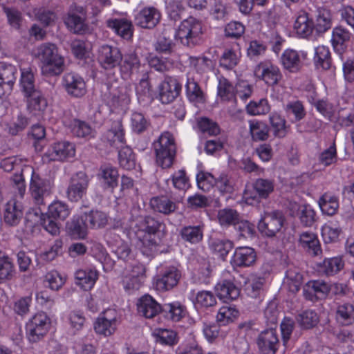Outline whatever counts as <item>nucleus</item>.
<instances>
[{
	"mask_svg": "<svg viewBox=\"0 0 354 354\" xmlns=\"http://www.w3.org/2000/svg\"><path fill=\"white\" fill-rule=\"evenodd\" d=\"M157 165L162 169L171 167L174 164L176 145L174 136L169 131H165L153 143Z\"/></svg>",
	"mask_w": 354,
	"mask_h": 354,
	"instance_id": "obj_1",
	"label": "nucleus"
},
{
	"mask_svg": "<svg viewBox=\"0 0 354 354\" xmlns=\"http://www.w3.org/2000/svg\"><path fill=\"white\" fill-rule=\"evenodd\" d=\"M203 33L201 22L191 17L181 22L176 30L175 37L183 45L194 47L201 43Z\"/></svg>",
	"mask_w": 354,
	"mask_h": 354,
	"instance_id": "obj_2",
	"label": "nucleus"
},
{
	"mask_svg": "<svg viewBox=\"0 0 354 354\" xmlns=\"http://www.w3.org/2000/svg\"><path fill=\"white\" fill-rule=\"evenodd\" d=\"M285 221L280 211L265 212L258 223V229L264 236L274 237L281 232Z\"/></svg>",
	"mask_w": 354,
	"mask_h": 354,
	"instance_id": "obj_3",
	"label": "nucleus"
},
{
	"mask_svg": "<svg viewBox=\"0 0 354 354\" xmlns=\"http://www.w3.org/2000/svg\"><path fill=\"white\" fill-rule=\"evenodd\" d=\"M53 185L49 179L42 178L32 169L30 192L35 204L39 207L46 205L45 198L51 194Z\"/></svg>",
	"mask_w": 354,
	"mask_h": 354,
	"instance_id": "obj_4",
	"label": "nucleus"
},
{
	"mask_svg": "<svg viewBox=\"0 0 354 354\" xmlns=\"http://www.w3.org/2000/svg\"><path fill=\"white\" fill-rule=\"evenodd\" d=\"M119 324V315L116 310L108 308L96 319L94 330L98 335L109 337L115 333Z\"/></svg>",
	"mask_w": 354,
	"mask_h": 354,
	"instance_id": "obj_5",
	"label": "nucleus"
},
{
	"mask_svg": "<svg viewBox=\"0 0 354 354\" xmlns=\"http://www.w3.org/2000/svg\"><path fill=\"white\" fill-rule=\"evenodd\" d=\"M50 319L44 313L35 314L26 324V333L28 339L36 342L43 338L50 327Z\"/></svg>",
	"mask_w": 354,
	"mask_h": 354,
	"instance_id": "obj_6",
	"label": "nucleus"
},
{
	"mask_svg": "<svg viewBox=\"0 0 354 354\" xmlns=\"http://www.w3.org/2000/svg\"><path fill=\"white\" fill-rule=\"evenodd\" d=\"M254 75L269 86L277 85L282 79L278 66L269 59L259 62L255 67Z\"/></svg>",
	"mask_w": 354,
	"mask_h": 354,
	"instance_id": "obj_7",
	"label": "nucleus"
},
{
	"mask_svg": "<svg viewBox=\"0 0 354 354\" xmlns=\"http://www.w3.org/2000/svg\"><path fill=\"white\" fill-rule=\"evenodd\" d=\"M145 278V266L137 263L124 270L122 274V283L127 291L138 290Z\"/></svg>",
	"mask_w": 354,
	"mask_h": 354,
	"instance_id": "obj_8",
	"label": "nucleus"
},
{
	"mask_svg": "<svg viewBox=\"0 0 354 354\" xmlns=\"http://www.w3.org/2000/svg\"><path fill=\"white\" fill-rule=\"evenodd\" d=\"M62 86L68 95L80 98L86 93V84L82 77L75 72L64 74Z\"/></svg>",
	"mask_w": 354,
	"mask_h": 354,
	"instance_id": "obj_9",
	"label": "nucleus"
},
{
	"mask_svg": "<svg viewBox=\"0 0 354 354\" xmlns=\"http://www.w3.org/2000/svg\"><path fill=\"white\" fill-rule=\"evenodd\" d=\"M89 179L84 173L80 172L73 176L66 190V197L73 202H77L86 194Z\"/></svg>",
	"mask_w": 354,
	"mask_h": 354,
	"instance_id": "obj_10",
	"label": "nucleus"
},
{
	"mask_svg": "<svg viewBox=\"0 0 354 354\" xmlns=\"http://www.w3.org/2000/svg\"><path fill=\"white\" fill-rule=\"evenodd\" d=\"M75 154L73 144L64 141L53 144L44 153L43 158L46 161H63L73 158Z\"/></svg>",
	"mask_w": 354,
	"mask_h": 354,
	"instance_id": "obj_11",
	"label": "nucleus"
},
{
	"mask_svg": "<svg viewBox=\"0 0 354 354\" xmlns=\"http://www.w3.org/2000/svg\"><path fill=\"white\" fill-rule=\"evenodd\" d=\"M121 59L122 54L118 47L103 45L98 50L97 60L100 66L106 70L119 66Z\"/></svg>",
	"mask_w": 354,
	"mask_h": 354,
	"instance_id": "obj_12",
	"label": "nucleus"
},
{
	"mask_svg": "<svg viewBox=\"0 0 354 354\" xmlns=\"http://www.w3.org/2000/svg\"><path fill=\"white\" fill-rule=\"evenodd\" d=\"M84 9L81 6H77L75 4H72L70 9L64 18V22L68 29L73 33L82 34L85 32L87 29V25L85 23V19L78 14H82Z\"/></svg>",
	"mask_w": 354,
	"mask_h": 354,
	"instance_id": "obj_13",
	"label": "nucleus"
},
{
	"mask_svg": "<svg viewBox=\"0 0 354 354\" xmlns=\"http://www.w3.org/2000/svg\"><path fill=\"white\" fill-rule=\"evenodd\" d=\"M17 70L15 66L0 62V98L11 92L17 79Z\"/></svg>",
	"mask_w": 354,
	"mask_h": 354,
	"instance_id": "obj_14",
	"label": "nucleus"
},
{
	"mask_svg": "<svg viewBox=\"0 0 354 354\" xmlns=\"http://www.w3.org/2000/svg\"><path fill=\"white\" fill-rule=\"evenodd\" d=\"M257 261V253L254 248L244 246L235 249L231 265L234 268H243L252 266Z\"/></svg>",
	"mask_w": 354,
	"mask_h": 354,
	"instance_id": "obj_15",
	"label": "nucleus"
},
{
	"mask_svg": "<svg viewBox=\"0 0 354 354\" xmlns=\"http://www.w3.org/2000/svg\"><path fill=\"white\" fill-rule=\"evenodd\" d=\"M161 14L155 7H145L140 10L135 16V24L142 28L151 29L160 22Z\"/></svg>",
	"mask_w": 354,
	"mask_h": 354,
	"instance_id": "obj_16",
	"label": "nucleus"
},
{
	"mask_svg": "<svg viewBox=\"0 0 354 354\" xmlns=\"http://www.w3.org/2000/svg\"><path fill=\"white\" fill-rule=\"evenodd\" d=\"M182 85L172 77H167L160 85V100L162 104L173 102L180 94Z\"/></svg>",
	"mask_w": 354,
	"mask_h": 354,
	"instance_id": "obj_17",
	"label": "nucleus"
},
{
	"mask_svg": "<svg viewBox=\"0 0 354 354\" xmlns=\"http://www.w3.org/2000/svg\"><path fill=\"white\" fill-rule=\"evenodd\" d=\"M180 278V271L174 266H170L156 279L154 286L158 291H167L177 286Z\"/></svg>",
	"mask_w": 354,
	"mask_h": 354,
	"instance_id": "obj_18",
	"label": "nucleus"
},
{
	"mask_svg": "<svg viewBox=\"0 0 354 354\" xmlns=\"http://www.w3.org/2000/svg\"><path fill=\"white\" fill-rule=\"evenodd\" d=\"M101 140L109 147H115L118 143L125 142L124 130L122 121L113 120L110 128L102 134Z\"/></svg>",
	"mask_w": 354,
	"mask_h": 354,
	"instance_id": "obj_19",
	"label": "nucleus"
},
{
	"mask_svg": "<svg viewBox=\"0 0 354 354\" xmlns=\"http://www.w3.org/2000/svg\"><path fill=\"white\" fill-rule=\"evenodd\" d=\"M27 98V109L28 112L38 118L43 116L47 107V101L41 92L38 90L25 95Z\"/></svg>",
	"mask_w": 354,
	"mask_h": 354,
	"instance_id": "obj_20",
	"label": "nucleus"
},
{
	"mask_svg": "<svg viewBox=\"0 0 354 354\" xmlns=\"http://www.w3.org/2000/svg\"><path fill=\"white\" fill-rule=\"evenodd\" d=\"M253 189L254 193H251L249 190L244 192L243 196L247 201L250 199L258 201L260 198H266L273 192V182L267 179L259 178L253 184Z\"/></svg>",
	"mask_w": 354,
	"mask_h": 354,
	"instance_id": "obj_21",
	"label": "nucleus"
},
{
	"mask_svg": "<svg viewBox=\"0 0 354 354\" xmlns=\"http://www.w3.org/2000/svg\"><path fill=\"white\" fill-rule=\"evenodd\" d=\"M218 297L224 302H229L236 299L240 295V290L234 281L224 279L218 282L215 286Z\"/></svg>",
	"mask_w": 354,
	"mask_h": 354,
	"instance_id": "obj_22",
	"label": "nucleus"
},
{
	"mask_svg": "<svg viewBox=\"0 0 354 354\" xmlns=\"http://www.w3.org/2000/svg\"><path fill=\"white\" fill-rule=\"evenodd\" d=\"M22 216L23 207L21 203L13 198L6 203L3 212V221L6 224L15 226L19 224Z\"/></svg>",
	"mask_w": 354,
	"mask_h": 354,
	"instance_id": "obj_23",
	"label": "nucleus"
},
{
	"mask_svg": "<svg viewBox=\"0 0 354 354\" xmlns=\"http://www.w3.org/2000/svg\"><path fill=\"white\" fill-rule=\"evenodd\" d=\"M306 299L313 301L314 298H326L329 294L328 283L323 280L308 281L304 290Z\"/></svg>",
	"mask_w": 354,
	"mask_h": 354,
	"instance_id": "obj_24",
	"label": "nucleus"
},
{
	"mask_svg": "<svg viewBox=\"0 0 354 354\" xmlns=\"http://www.w3.org/2000/svg\"><path fill=\"white\" fill-rule=\"evenodd\" d=\"M257 345L262 352L276 353L279 346L276 330L270 328L261 332L257 339Z\"/></svg>",
	"mask_w": 354,
	"mask_h": 354,
	"instance_id": "obj_25",
	"label": "nucleus"
},
{
	"mask_svg": "<svg viewBox=\"0 0 354 354\" xmlns=\"http://www.w3.org/2000/svg\"><path fill=\"white\" fill-rule=\"evenodd\" d=\"M138 311L143 317L151 319L162 311V307L151 296L146 295L140 299Z\"/></svg>",
	"mask_w": 354,
	"mask_h": 354,
	"instance_id": "obj_26",
	"label": "nucleus"
},
{
	"mask_svg": "<svg viewBox=\"0 0 354 354\" xmlns=\"http://www.w3.org/2000/svg\"><path fill=\"white\" fill-rule=\"evenodd\" d=\"M41 73L46 77L58 76L65 69L64 57L60 54L39 64Z\"/></svg>",
	"mask_w": 354,
	"mask_h": 354,
	"instance_id": "obj_27",
	"label": "nucleus"
},
{
	"mask_svg": "<svg viewBox=\"0 0 354 354\" xmlns=\"http://www.w3.org/2000/svg\"><path fill=\"white\" fill-rule=\"evenodd\" d=\"M88 223L85 219L84 214L74 216L72 220L67 223L66 229L73 239H84L87 235Z\"/></svg>",
	"mask_w": 354,
	"mask_h": 354,
	"instance_id": "obj_28",
	"label": "nucleus"
},
{
	"mask_svg": "<svg viewBox=\"0 0 354 354\" xmlns=\"http://www.w3.org/2000/svg\"><path fill=\"white\" fill-rule=\"evenodd\" d=\"M119 66L122 74L129 77L138 72L141 67V61L136 52H130L122 55Z\"/></svg>",
	"mask_w": 354,
	"mask_h": 354,
	"instance_id": "obj_29",
	"label": "nucleus"
},
{
	"mask_svg": "<svg viewBox=\"0 0 354 354\" xmlns=\"http://www.w3.org/2000/svg\"><path fill=\"white\" fill-rule=\"evenodd\" d=\"M107 26L122 38L129 40L133 34V26L131 21L127 19H113L106 21Z\"/></svg>",
	"mask_w": 354,
	"mask_h": 354,
	"instance_id": "obj_30",
	"label": "nucleus"
},
{
	"mask_svg": "<svg viewBox=\"0 0 354 354\" xmlns=\"http://www.w3.org/2000/svg\"><path fill=\"white\" fill-rule=\"evenodd\" d=\"M118 169L110 165H104L100 168L98 177L102 181L104 187L111 189L112 192L118 185Z\"/></svg>",
	"mask_w": 354,
	"mask_h": 354,
	"instance_id": "obj_31",
	"label": "nucleus"
},
{
	"mask_svg": "<svg viewBox=\"0 0 354 354\" xmlns=\"http://www.w3.org/2000/svg\"><path fill=\"white\" fill-rule=\"evenodd\" d=\"M149 204L155 212L164 215H169L178 209L177 203L165 196L153 197Z\"/></svg>",
	"mask_w": 354,
	"mask_h": 354,
	"instance_id": "obj_32",
	"label": "nucleus"
},
{
	"mask_svg": "<svg viewBox=\"0 0 354 354\" xmlns=\"http://www.w3.org/2000/svg\"><path fill=\"white\" fill-rule=\"evenodd\" d=\"M281 62L284 69L290 73H297L302 67V62L298 52L292 50H286L281 56Z\"/></svg>",
	"mask_w": 354,
	"mask_h": 354,
	"instance_id": "obj_33",
	"label": "nucleus"
},
{
	"mask_svg": "<svg viewBox=\"0 0 354 354\" xmlns=\"http://www.w3.org/2000/svg\"><path fill=\"white\" fill-rule=\"evenodd\" d=\"M249 131L254 142L266 141L270 136V128L263 121L251 120L249 121Z\"/></svg>",
	"mask_w": 354,
	"mask_h": 354,
	"instance_id": "obj_34",
	"label": "nucleus"
},
{
	"mask_svg": "<svg viewBox=\"0 0 354 354\" xmlns=\"http://www.w3.org/2000/svg\"><path fill=\"white\" fill-rule=\"evenodd\" d=\"M75 278L78 286L84 290H89L95 285L98 278V273L92 269H80L75 272Z\"/></svg>",
	"mask_w": 354,
	"mask_h": 354,
	"instance_id": "obj_35",
	"label": "nucleus"
},
{
	"mask_svg": "<svg viewBox=\"0 0 354 354\" xmlns=\"http://www.w3.org/2000/svg\"><path fill=\"white\" fill-rule=\"evenodd\" d=\"M313 28V21L309 19L306 12H303L297 16L294 23V30L297 35L306 38L312 35Z\"/></svg>",
	"mask_w": 354,
	"mask_h": 354,
	"instance_id": "obj_36",
	"label": "nucleus"
},
{
	"mask_svg": "<svg viewBox=\"0 0 354 354\" xmlns=\"http://www.w3.org/2000/svg\"><path fill=\"white\" fill-rule=\"evenodd\" d=\"M185 90L187 97L194 104H203L205 102V94L194 78H187Z\"/></svg>",
	"mask_w": 354,
	"mask_h": 354,
	"instance_id": "obj_37",
	"label": "nucleus"
},
{
	"mask_svg": "<svg viewBox=\"0 0 354 354\" xmlns=\"http://www.w3.org/2000/svg\"><path fill=\"white\" fill-rule=\"evenodd\" d=\"M217 91L218 96L222 101L236 103V88L226 77H219Z\"/></svg>",
	"mask_w": 354,
	"mask_h": 354,
	"instance_id": "obj_38",
	"label": "nucleus"
},
{
	"mask_svg": "<svg viewBox=\"0 0 354 354\" xmlns=\"http://www.w3.org/2000/svg\"><path fill=\"white\" fill-rule=\"evenodd\" d=\"M337 322L343 326H349L354 323V305L350 303L339 304L335 310Z\"/></svg>",
	"mask_w": 354,
	"mask_h": 354,
	"instance_id": "obj_39",
	"label": "nucleus"
},
{
	"mask_svg": "<svg viewBox=\"0 0 354 354\" xmlns=\"http://www.w3.org/2000/svg\"><path fill=\"white\" fill-rule=\"evenodd\" d=\"M299 243L302 248L313 256H317L321 252L319 241L315 234L306 232L301 234Z\"/></svg>",
	"mask_w": 354,
	"mask_h": 354,
	"instance_id": "obj_40",
	"label": "nucleus"
},
{
	"mask_svg": "<svg viewBox=\"0 0 354 354\" xmlns=\"http://www.w3.org/2000/svg\"><path fill=\"white\" fill-rule=\"evenodd\" d=\"M285 112L292 123H297L306 115L303 103L299 100L289 102L285 106Z\"/></svg>",
	"mask_w": 354,
	"mask_h": 354,
	"instance_id": "obj_41",
	"label": "nucleus"
},
{
	"mask_svg": "<svg viewBox=\"0 0 354 354\" xmlns=\"http://www.w3.org/2000/svg\"><path fill=\"white\" fill-rule=\"evenodd\" d=\"M34 57L39 60V64L59 55L57 46L52 43H44L39 45L33 51Z\"/></svg>",
	"mask_w": 354,
	"mask_h": 354,
	"instance_id": "obj_42",
	"label": "nucleus"
},
{
	"mask_svg": "<svg viewBox=\"0 0 354 354\" xmlns=\"http://www.w3.org/2000/svg\"><path fill=\"white\" fill-rule=\"evenodd\" d=\"M136 91L140 102L151 101L153 99L152 86L149 81L148 72L143 73L136 87Z\"/></svg>",
	"mask_w": 354,
	"mask_h": 354,
	"instance_id": "obj_43",
	"label": "nucleus"
},
{
	"mask_svg": "<svg viewBox=\"0 0 354 354\" xmlns=\"http://www.w3.org/2000/svg\"><path fill=\"white\" fill-rule=\"evenodd\" d=\"M68 205L61 201H55L48 205L47 216L53 219L65 221L71 214Z\"/></svg>",
	"mask_w": 354,
	"mask_h": 354,
	"instance_id": "obj_44",
	"label": "nucleus"
},
{
	"mask_svg": "<svg viewBox=\"0 0 354 354\" xmlns=\"http://www.w3.org/2000/svg\"><path fill=\"white\" fill-rule=\"evenodd\" d=\"M240 57V53L235 49L234 46L226 48L220 57L219 65L227 70H232L238 65Z\"/></svg>",
	"mask_w": 354,
	"mask_h": 354,
	"instance_id": "obj_45",
	"label": "nucleus"
},
{
	"mask_svg": "<svg viewBox=\"0 0 354 354\" xmlns=\"http://www.w3.org/2000/svg\"><path fill=\"white\" fill-rule=\"evenodd\" d=\"M71 132L79 138L90 139L95 136V131L84 121L73 119L68 125Z\"/></svg>",
	"mask_w": 354,
	"mask_h": 354,
	"instance_id": "obj_46",
	"label": "nucleus"
},
{
	"mask_svg": "<svg viewBox=\"0 0 354 354\" xmlns=\"http://www.w3.org/2000/svg\"><path fill=\"white\" fill-rule=\"evenodd\" d=\"M180 236L185 241L192 244H196L202 241L203 238V226H185L183 227L180 232Z\"/></svg>",
	"mask_w": 354,
	"mask_h": 354,
	"instance_id": "obj_47",
	"label": "nucleus"
},
{
	"mask_svg": "<svg viewBox=\"0 0 354 354\" xmlns=\"http://www.w3.org/2000/svg\"><path fill=\"white\" fill-rule=\"evenodd\" d=\"M303 282V277L299 269L297 268H290L286 274L284 284H286L290 292L295 293L300 290Z\"/></svg>",
	"mask_w": 354,
	"mask_h": 354,
	"instance_id": "obj_48",
	"label": "nucleus"
},
{
	"mask_svg": "<svg viewBox=\"0 0 354 354\" xmlns=\"http://www.w3.org/2000/svg\"><path fill=\"white\" fill-rule=\"evenodd\" d=\"M318 266L319 272L327 276H331L335 274L343 268L344 262L341 257H336L325 259Z\"/></svg>",
	"mask_w": 354,
	"mask_h": 354,
	"instance_id": "obj_49",
	"label": "nucleus"
},
{
	"mask_svg": "<svg viewBox=\"0 0 354 354\" xmlns=\"http://www.w3.org/2000/svg\"><path fill=\"white\" fill-rule=\"evenodd\" d=\"M15 270L11 259L4 252H0V283L10 280Z\"/></svg>",
	"mask_w": 354,
	"mask_h": 354,
	"instance_id": "obj_50",
	"label": "nucleus"
},
{
	"mask_svg": "<svg viewBox=\"0 0 354 354\" xmlns=\"http://www.w3.org/2000/svg\"><path fill=\"white\" fill-rule=\"evenodd\" d=\"M265 283L266 279L264 277L252 275L248 283L246 279L244 281L245 290L250 297L256 298L260 295Z\"/></svg>",
	"mask_w": 354,
	"mask_h": 354,
	"instance_id": "obj_51",
	"label": "nucleus"
},
{
	"mask_svg": "<svg viewBox=\"0 0 354 354\" xmlns=\"http://www.w3.org/2000/svg\"><path fill=\"white\" fill-rule=\"evenodd\" d=\"M322 212L328 216L335 215L339 209V202L336 196L324 194L319 200Z\"/></svg>",
	"mask_w": 354,
	"mask_h": 354,
	"instance_id": "obj_52",
	"label": "nucleus"
},
{
	"mask_svg": "<svg viewBox=\"0 0 354 354\" xmlns=\"http://www.w3.org/2000/svg\"><path fill=\"white\" fill-rule=\"evenodd\" d=\"M217 218L221 226H235L240 220V215L238 212L234 209L224 208L218 212Z\"/></svg>",
	"mask_w": 354,
	"mask_h": 354,
	"instance_id": "obj_53",
	"label": "nucleus"
},
{
	"mask_svg": "<svg viewBox=\"0 0 354 354\" xmlns=\"http://www.w3.org/2000/svg\"><path fill=\"white\" fill-rule=\"evenodd\" d=\"M120 166L126 170H132L136 167V156L131 148L124 147L118 152Z\"/></svg>",
	"mask_w": 354,
	"mask_h": 354,
	"instance_id": "obj_54",
	"label": "nucleus"
},
{
	"mask_svg": "<svg viewBox=\"0 0 354 354\" xmlns=\"http://www.w3.org/2000/svg\"><path fill=\"white\" fill-rule=\"evenodd\" d=\"M332 15L329 10L326 8H319L316 18V22L314 28L317 32L323 33L331 28Z\"/></svg>",
	"mask_w": 354,
	"mask_h": 354,
	"instance_id": "obj_55",
	"label": "nucleus"
},
{
	"mask_svg": "<svg viewBox=\"0 0 354 354\" xmlns=\"http://www.w3.org/2000/svg\"><path fill=\"white\" fill-rule=\"evenodd\" d=\"M351 38V32L339 26L333 29L331 41L335 49L342 50V46L349 41Z\"/></svg>",
	"mask_w": 354,
	"mask_h": 354,
	"instance_id": "obj_56",
	"label": "nucleus"
},
{
	"mask_svg": "<svg viewBox=\"0 0 354 354\" xmlns=\"http://www.w3.org/2000/svg\"><path fill=\"white\" fill-rule=\"evenodd\" d=\"M189 64L199 74H204L214 68L213 60L205 57H189Z\"/></svg>",
	"mask_w": 354,
	"mask_h": 354,
	"instance_id": "obj_57",
	"label": "nucleus"
},
{
	"mask_svg": "<svg viewBox=\"0 0 354 354\" xmlns=\"http://www.w3.org/2000/svg\"><path fill=\"white\" fill-rule=\"evenodd\" d=\"M215 186L223 195L232 194L234 191L235 181L231 175L222 173L216 179Z\"/></svg>",
	"mask_w": 354,
	"mask_h": 354,
	"instance_id": "obj_58",
	"label": "nucleus"
},
{
	"mask_svg": "<svg viewBox=\"0 0 354 354\" xmlns=\"http://www.w3.org/2000/svg\"><path fill=\"white\" fill-rule=\"evenodd\" d=\"M84 214L90 228H101L108 223V216L103 212L91 211Z\"/></svg>",
	"mask_w": 354,
	"mask_h": 354,
	"instance_id": "obj_59",
	"label": "nucleus"
},
{
	"mask_svg": "<svg viewBox=\"0 0 354 354\" xmlns=\"http://www.w3.org/2000/svg\"><path fill=\"white\" fill-rule=\"evenodd\" d=\"M21 85L24 95L38 91L35 86V78L30 68H21Z\"/></svg>",
	"mask_w": 354,
	"mask_h": 354,
	"instance_id": "obj_60",
	"label": "nucleus"
},
{
	"mask_svg": "<svg viewBox=\"0 0 354 354\" xmlns=\"http://www.w3.org/2000/svg\"><path fill=\"white\" fill-rule=\"evenodd\" d=\"M297 321L301 327L309 329L317 324L319 317L314 310H306L297 315Z\"/></svg>",
	"mask_w": 354,
	"mask_h": 354,
	"instance_id": "obj_61",
	"label": "nucleus"
},
{
	"mask_svg": "<svg viewBox=\"0 0 354 354\" xmlns=\"http://www.w3.org/2000/svg\"><path fill=\"white\" fill-rule=\"evenodd\" d=\"M315 62L317 67L327 70L330 67V53L328 47L319 46L315 48Z\"/></svg>",
	"mask_w": 354,
	"mask_h": 354,
	"instance_id": "obj_62",
	"label": "nucleus"
},
{
	"mask_svg": "<svg viewBox=\"0 0 354 354\" xmlns=\"http://www.w3.org/2000/svg\"><path fill=\"white\" fill-rule=\"evenodd\" d=\"M150 126L149 120L139 112H134L131 116V127L132 131L138 134L145 131Z\"/></svg>",
	"mask_w": 354,
	"mask_h": 354,
	"instance_id": "obj_63",
	"label": "nucleus"
},
{
	"mask_svg": "<svg viewBox=\"0 0 354 354\" xmlns=\"http://www.w3.org/2000/svg\"><path fill=\"white\" fill-rule=\"evenodd\" d=\"M140 234L155 235L161 227V223L151 216H146L140 221Z\"/></svg>",
	"mask_w": 354,
	"mask_h": 354,
	"instance_id": "obj_64",
	"label": "nucleus"
}]
</instances>
